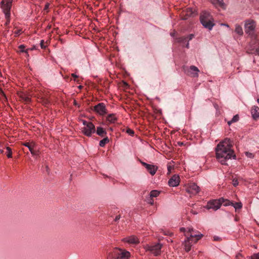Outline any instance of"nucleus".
Returning a JSON list of instances; mask_svg holds the SVG:
<instances>
[{
  "label": "nucleus",
  "instance_id": "17",
  "mask_svg": "<svg viewBox=\"0 0 259 259\" xmlns=\"http://www.w3.org/2000/svg\"><path fill=\"white\" fill-rule=\"evenodd\" d=\"M225 206L228 205H231L233 206L234 208L235 209V210H237V209H241L242 207V204L241 202H230L228 201V203H226L225 204Z\"/></svg>",
  "mask_w": 259,
  "mask_h": 259
},
{
  "label": "nucleus",
  "instance_id": "48",
  "mask_svg": "<svg viewBox=\"0 0 259 259\" xmlns=\"http://www.w3.org/2000/svg\"><path fill=\"white\" fill-rule=\"evenodd\" d=\"M219 199H222V200H221V205H222V203L225 201V199H224L223 198H220Z\"/></svg>",
  "mask_w": 259,
  "mask_h": 259
},
{
  "label": "nucleus",
  "instance_id": "36",
  "mask_svg": "<svg viewBox=\"0 0 259 259\" xmlns=\"http://www.w3.org/2000/svg\"><path fill=\"white\" fill-rule=\"evenodd\" d=\"M40 45L41 49H45L46 47V46H45V45H44V40H41L40 41Z\"/></svg>",
  "mask_w": 259,
  "mask_h": 259
},
{
  "label": "nucleus",
  "instance_id": "3",
  "mask_svg": "<svg viewBox=\"0 0 259 259\" xmlns=\"http://www.w3.org/2000/svg\"><path fill=\"white\" fill-rule=\"evenodd\" d=\"M200 21L203 26L209 30H211L215 25L212 16L210 13L206 11L201 13Z\"/></svg>",
  "mask_w": 259,
  "mask_h": 259
},
{
  "label": "nucleus",
  "instance_id": "10",
  "mask_svg": "<svg viewBox=\"0 0 259 259\" xmlns=\"http://www.w3.org/2000/svg\"><path fill=\"white\" fill-rule=\"evenodd\" d=\"M222 199H214L208 201L205 208L207 209H212L214 210L219 209L221 206Z\"/></svg>",
  "mask_w": 259,
  "mask_h": 259
},
{
  "label": "nucleus",
  "instance_id": "46",
  "mask_svg": "<svg viewBox=\"0 0 259 259\" xmlns=\"http://www.w3.org/2000/svg\"><path fill=\"white\" fill-rule=\"evenodd\" d=\"M71 76H73V77H75V78L78 77V76L77 75H76L75 74H74V73H72L71 74Z\"/></svg>",
  "mask_w": 259,
  "mask_h": 259
},
{
  "label": "nucleus",
  "instance_id": "21",
  "mask_svg": "<svg viewBox=\"0 0 259 259\" xmlns=\"http://www.w3.org/2000/svg\"><path fill=\"white\" fill-rule=\"evenodd\" d=\"M107 120L110 123H115L117 118L114 114H110L107 116Z\"/></svg>",
  "mask_w": 259,
  "mask_h": 259
},
{
  "label": "nucleus",
  "instance_id": "16",
  "mask_svg": "<svg viewBox=\"0 0 259 259\" xmlns=\"http://www.w3.org/2000/svg\"><path fill=\"white\" fill-rule=\"evenodd\" d=\"M252 118L257 120L259 118V107L257 106H253L250 110Z\"/></svg>",
  "mask_w": 259,
  "mask_h": 259
},
{
  "label": "nucleus",
  "instance_id": "14",
  "mask_svg": "<svg viewBox=\"0 0 259 259\" xmlns=\"http://www.w3.org/2000/svg\"><path fill=\"white\" fill-rule=\"evenodd\" d=\"M122 241L130 244H137L140 242L139 239L134 235L125 237L122 239Z\"/></svg>",
  "mask_w": 259,
  "mask_h": 259
},
{
  "label": "nucleus",
  "instance_id": "37",
  "mask_svg": "<svg viewBox=\"0 0 259 259\" xmlns=\"http://www.w3.org/2000/svg\"><path fill=\"white\" fill-rule=\"evenodd\" d=\"M127 133L129 135H134V132L133 130H131V129H128V130H127Z\"/></svg>",
  "mask_w": 259,
  "mask_h": 259
},
{
  "label": "nucleus",
  "instance_id": "41",
  "mask_svg": "<svg viewBox=\"0 0 259 259\" xmlns=\"http://www.w3.org/2000/svg\"><path fill=\"white\" fill-rule=\"evenodd\" d=\"M175 34H176V32L175 31H174V32H172L170 33V35L172 36V37H174L175 35Z\"/></svg>",
  "mask_w": 259,
  "mask_h": 259
},
{
  "label": "nucleus",
  "instance_id": "6",
  "mask_svg": "<svg viewBox=\"0 0 259 259\" xmlns=\"http://www.w3.org/2000/svg\"><path fill=\"white\" fill-rule=\"evenodd\" d=\"M82 123L84 127L82 128V132L84 135L90 137L92 134L95 133V126L92 122L83 120Z\"/></svg>",
  "mask_w": 259,
  "mask_h": 259
},
{
  "label": "nucleus",
  "instance_id": "43",
  "mask_svg": "<svg viewBox=\"0 0 259 259\" xmlns=\"http://www.w3.org/2000/svg\"><path fill=\"white\" fill-rule=\"evenodd\" d=\"M221 25L222 26H226L227 27H229V26L228 24H226V23H222L221 24Z\"/></svg>",
  "mask_w": 259,
  "mask_h": 259
},
{
  "label": "nucleus",
  "instance_id": "24",
  "mask_svg": "<svg viewBox=\"0 0 259 259\" xmlns=\"http://www.w3.org/2000/svg\"><path fill=\"white\" fill-rule=\"evenodd\" d=\"M109 142V140L108 138L106 137L100 141L99 145L102 147H104L106 144L108 143Z\"/></svg>",
  "mask_w": 259,
  "mask_h": 259
},
{
  "label": "nucleus",
  "instance_id": "22",
  "mask_svg": "<svg viewBox=\"0 0 259 259\" xmlns=\"http://www.w3.org/2000/svg\"><path fill=\"white\" fill-rule=\"evenodd\" d=\"M97 134L99 136H104V135L106 134V131L103 129V128L99 126L97 128Z\"/></svg>",
  "mask_w": 259,
  "mask_h": 259
},
{
  "label": "nucleus",
  "instance_id": "39",
  "mask_svg": "<svg viewBox=\"0 0 259 259\" xmlns=\"http://www.w3.org/2000/svg\"><path fill=\"white\" fill-rule=\"evenodd\" d=\"M24 145L26 147H27L28 148L30 147H32L31 145L30 144L28 143H25L24 144Z\"/></svg>",
  "mask_w": 259,
  "mask_h": 259
},
{
  "label": "nucleus",
  "instance_id": "2",
  "mask_svg": "<svg viewBox=\"0 0 259 259\" xmlns=\"http://www.w3.org/2000/svg\"><path fill=\"white\" fill-rule=\"evenodd\" d=\"M180 231L185 233V236L186 237L184 245L185 249L187 252H189L191 250L192 245L196 243L203 236L202 234L194 230L193 228H188L185 229L181 228Z\"/></svg>",
  "mask_w": 259,
  "mask_h": 259
},
{
  "label": "nucleus",
  "instance_id": "56",
  "mask_svg": "<svg viewBox=\"0 0 259 259\" xmlns=\"http://www.w3.org/2000/svg\"><path fill=\"white\" fill-rule=\"evenodd\" d=\"M257 103H258V104H259V99H257Z\"/></svg>",
  "mask_w": 259,
  "mask_h": 259
},
{
  "label": "nucleus",
  "instance_id": "52",
  "mask_svg": "<svg viewBox=\"0 0 259 259\" xmlns=\"http://www.w3.org/2000/svg\"><path fill=\"white\" fill-rule=\"evenodd\" d=\"M46 170H47V171L48 172V173L49 174V171H48V170H49V167H48V166H46Z\"/></svg>",
  "mask_w": 259,
  "mask_h": 259
},
{
  "label": "nucleus",
  "instance_id": "35",
  "mask_svg": "<svg viewBox=\"0 0 259 259\" xmlns=\"http://www.w3.org/2000/svg\"><path fill=\"white\" fill-rule=\"evenodd\" d=\"M233 185L234 186L236 187L238 185V182L237 179H233Z\"/></svg>",
  "mask_w": 259,
  "mask_h": 259
},
{
  "label": "nucleus",
  "instance_id": "54",
  "mask_svg": "<svg viewBox=\"0 0 259 259\" xmlns=\"http://www.w3.org/2000/svg\"><path fill=\"white\" fill-rule=\"evenodd\" d=\"M74 105H77V103L75 101H74Z\"/></svg>",
  "mask_w": 259,
  "mask_h": 259
},
{
  "label": "nucleus",
  "instance_id": "27",
  "mask_svg": "<svg viewBox=\"0 0 259 259\" xmlns=\"http://www.w3.org/2000/svg\"><path fill=\"white\" fill-rule=\"evenodd\" d=\"M6 99V97L3 91L2 90V88L0 89V100L2 101L5 100Z\"/></svg>",
  "mask_w": 259,
  "mask_h": 259
},
{
  "label": "nucleus",
  "instance_id": "32",
  "mask_svg": "<svg viewBox=\"0 0 259 259\" xmlns=\"http://www.w3.org/2000/svg\"><path fill=\"white\" fill-rule=\"evenodd\" d=\"M251 259H259V252L252 255L251 257Z\"/></svg>",
  "mask_w": 259,
  "mask_h": 259
},
{
  "label": "nucleus",
  "instance_id": "4",
  "mask_svg": "<svg viewBox=\"0 0 259 259\" xmlns=\"http://www.w3.org/2000/svg\"><path fill=\"white\" fill-rule=\"evenodd\" d=\"M130 256V252L125 250L115 248L112 252L109 253L107 259H128Z\"/></svg>",
  "mask_w": 259,
  "mask_h": 259
},
{
  "label": "nucleus",
  "instance_id": "50",
  "mask_svg": "<svg viewBox=\"0 0 259 259\" xmlns=\"http://www.w3.org/2000/svg\"><path fill=\"white\" fill-rule=\"evenodd\" d=\"M49 8V5L48 4H47L46 6H45V9H47L48 8Z\"/></svg>",
  "mask_w": 259,
  "mask_h": 259
},
{
  "label": "nucleus",
  "instance_id": "18",
  "mask_svg": "<svg viewBox=\"0 0 259 259\" xmlns=\"http://www.w3.org/2000/svg\"><path fill=\"white\" fill-rule=\"evenodd\" d=\"M211 3L216 7L225 8L223 0H210Z\"/></svg>",
  "mask_w": 259,
  "mask_h": 259
},
{
  "label": "nucleus",
  "instance_id": "11",
  "mask_svg": "<svg viewBox=\"0 0 259 259\" xmlns=\"http://www.w3.org/2000/svg\"><path fill=\"white\" fill-rule=\"evenodd\" d=\"M186 191L190 194L195 195L200 191V188L195 183H191L187 187Z\"/></svg>",
  "mask_w": 259,
  "mask_h": 259
},
{
  "label": "nucleus",
  "instance_id": "5",
  "mask_svg": "<svg viewBox=\"0 0 259 259\" xmlns=\"http://www.w3.org/2000/svg\"><path fill=\"white\" fill-rule=\"evenodd\" d=\"M256 27L255 22L253 20H247L244 25L245 32L251 37H255L254 32Z\"/></svg>",
  "mask_w": 259,
  "mask_h": 259
},
{
  "label": "nucleus",
  "instance_id": "20",
  "mask_svg": "<svg viewBox=\"0 0 259 259\" xmlns=\"http://www.w3.org/2000/svg\"><path fill=\"white\" fill-rule=\"evenodd\" d=\"M235 32L240 36H242L243 34V31L241 26L236 24L235 25Z\"/></svg>",
  "mask_w": 259,
  "mask_h": 259
},
{
  "label": "nucleus",
  "instance_id": "19",
  "mask_svg": "<svg viewBox=\"0 0 259 259\" xmlns=\"http://www.w3.org/2000/svg\"><path fill=\"white\" fill-rule=\"evenodd\" d=\"M17 98L19 97L21 100H22L23 101L28 102L30 101V98L28 96L26 95V94L24 93H19V92L17 91Z\"/></svg>",
  "mask_w": 259,
  "mask_h": 259
},
{
  "label": "nucleus",
  "instance_id": "33",
  "mask_svg": "<svg viewBox=\"0 0 259 259\" xmlns=\"http://www.w3.org/2000/svg\"><path fill=\"white\" fill-rule=\"evenodd\" d=\"M186 37H188L187 41H189L190 40H191V39H192L194 38V35L193 34H190Z\"/></svg>",
  "mask_w": 259,
  "mask_h": 259
},
{
  "label": "nucleus",
  "instance_id": "29",
  "mask_svg": "<svg viewBox=\"0 0 259 259\" xmlns=\"http://www.w3.org/2000/svg\"><path fill=\"white\" fill-rule=\"evenodd\" d=\"M7 155L8 158L12 157V152L11 148L9 147H7Z\"/></svg>",
  "mask_w": 259,
  "mask_h": 259
},
{
  "label": "nucleus",
  "instance_id": "1",
  "mask_svg": "<svg viewBox=\"0 0 259 259\" xmlns=\"http://www.w3.org/2000/svg\"><path fill=\"white\" fill-rule=\"evenodd\" d=\"M232 142L229 138H226L217 146L215 150L216 158L223 165H227L229 159H236L234 150L232 149Z\"/></svg>",
  "mask_w": 259,
  "mask_h": 259
},
{
  "label": "nucleus",
  "instance_id": "53",
  "mask_svg": "<svg viewBox=\"0 0 259 259\" xmlns=\"http://www.w3.org/2000/svg\"><path fill=\"white\" fill-rule=\"evenodd\" d=\"M178 144H179V145L180 146H182V145H183V143H180V142H179Z\"/></svg>",
  "mask_w": 259,
  "mask_h": 259
},
{
  "label": "nucleus",
  "instance_id": "34",
  "mask_svg": "<svg viewBox=\"0 0 259 259\" xmlns=\"http://www.w3.org/2000/svg\"><path fill=\"white\" fill-rule=\"evenodd\" d=\"M147 202L151 205L154 204V200L152 199V197H149V198H148Z\"/></svg>",
  "mask_w": 259,
  "mask_h": 259
},
{
  "label": "nucleus",
  "instance_id": "45",
  "mask_svg": "<svg viewBox=\"0 0 259 259\" xmlns=\"http://www.w3.org/2000/svg\"><path fill=\"white\" fill-rule=\"evenodd\" d=\"M186 48H189V41H187V44L185 46Z\"/></svg>",
  "mask_w": 259,
  "mask_h": 259
},
{
  "label": "nucleus",
  "instance_id": "13",
  "mask_svg": "<svg viewBox=\"0 0 259 259\" xmlns=\"http://www.w3.org/2000/svg\"><path fill=\"white\" fill-rule=\"evenodd\" d=\"M142 164L145 167L148 172L152 175L153 176L155 174L157 167L151 164H148L144 162H141Z\"/></svg>",
  "mask_w": 259,
  "mask_h": 259
},
{
  "label": "nucleus",
  "instance_id": "30",
  "mask_svg": "<svg viewBox=\"0 0 259 259\" xmlns=\"http://www.w3.org/2000/svg\"><path fill=\"white\" fill-rule=\"evenodd\" d=\"M239 117L238 115H235L233 116V117L232 118V122H235L239 120Z\"/></svg>",
  "mask_w": 259,
  "mask_h": 259
},
{
  "label": "nucleus",
  "instance_id": "23",
  "mask_svg": "<svg viewBox=\"0 0 259 259\" xmlns=\"http://www.w3.org/2000/svg\"><path fill=\"white\" fill-rule=\"evenodd\" d=\"M18 48L20 49V52H23V53H25V56L26 57H28L29 56V55L28 53V51L29 49L25 50L24 49H25V47L23 45L19 46L18 47Z\"/></svg>",
  "mask_w": 259,
  "mask_h": 259
},
{
  "label": "nucleus",
  "instance_id": "42",
  "mask_svg": "<svg viewBox=\"0 0 259 259\" xmlns=\"http://www.w3.org/2000/svg\"><path fill=\"white\" fill-rule=\"evenodd\" d=\"M240 256H241V254L240 253L237 254L236 256V259H239Z\"/></svg>",
  "mask_w": 259,
  "mask_h": 259
},
{
  "label": "nucleus",
  "instance_id": "9",
  "mask_svg": "<svg viewBox=\"0 0 259 259\" xmlns=\"http://www.w3.org/2000/svg\"><path fill=\"white\" fill-rule=\"evenodd\" d=\"M183 70L185 73L187 75L191 76L193 77H197L198 76L199 70L195 66L192 65L190 67L184 66Z\"/></svg>",
  "mask_w": 259,
  "mask_h": 259
},
{
  "label": "nucleus",
  "instance_id": "55",
  "mask_svg": "<svg viewBox=\"0 0 259 259\" xmlns=\"http://www.w3.org/2000/svg\"><path fill=\"white\" fill-rule=\"evenodd\" d=\"M167 168H168V171H170V166H168V167H167Z\"/></svg>",
  "mask_w": 259,
  "mask_h": 259
},
{
  "label": "nucleus",
  "instance_id": "44",
  "mask_svg": "<svg viewBox=\"0 0 259 259\" xmlns=\"http://www.w3.org/2000/svg\"><path fill=\"white\" fill-rule=\"evenodd\" d=\"M213 238H214V240H215V241H218L220 239V238L219 237H218V236H214L213 237Z\"/></svg>",
  "mask_w": 259,
  "mask_h": 259
},
{
  "label": "nucleus",
  "instance_id": "12",
  "mask_svg": "<svg viewBox=\"0 0 259 259\" xmlns=\"http://www.w3.org/2000/svg\"><path fill=\"white\" fill-rule=\"evenodd\" d=\"M94 110L101 115H103L106 113V106L103 103H100L95 106Z\"/></svg>",
  "mask_w": 259,
  "mask_h": 259
},
{
  "label": "nucleus",
  "instance_id": "51",
  "mask_svg": "<svg viewBox=\"0 0 259 259\" xmlns=\"http://www.w3.org/2000/svg\"><path fill=\"white\" fill-rule=\"evenodd\" d=\"M21 32V30L17 29V35L19 34Z\"/></svg>",
  "mask_w": 259,
  "mask_h": 259
},
{
  "label": "nucleus",
  "instance_id": "31",
  "mask_svg": "<svg viewBox=\"0 0 259 259\" xmlns=\"http://www.w3.org/2000/svg\"><path fill=\"white\" fill-rule=\"evenodd\" d=\"M245 154L248 158H253L254 157V154L252 153L246 152Z\"/></svg>",
  "mask_w": 259,
  "mask_h": 259
},
{
  "label": "nucleus",
  "instance_id": "26",
  "mask_svg": "<svg viewBox=\"0 0 259 259\" xmlns=\"http://www.w3.org/2000/svg\"><path fill=\"white\" fill-rule=\"evenodd\" d=\"M177 41L179 42L185 43L187 41L188 37H186V36H182L177 38Z\"/></svg>",
  "mask_w": 259,
  "mask_h": 259
},
{
  "label": "nucleus",
  "instance_id": "28",
  "mask_svg": "<svg viewBox=\"0 0 259 259\" xmlns=\"http://www.w3.org/2000/svg\"><path fill=\"white\" fill-rule=\"evenodd\" d=\"M29 150L30 151L31 153L33 155H37V151L36 150H34L33 147H29Z\"/></svg>",
  "mask_w": 259,
  "mask_h": 259
},
{
  "label": "nucleus",
  "instance_id": "38",
  "mask_svg": "<svg viewBox=\"0 0 259 259\" xmlns=\"http://www.w3.org/2000/svg\"><path fill=\"white\" fill-rule=\"evenodd\" d=\"M120 215H117L114 219L115 222L118 221L120 219Z\"/></svg>",
  "mask_w": 259,
  "mask_h": 259
},
{
  "label": "nucleus",
  "instance_id": "49",
  "mask_svg": "<svg viewBox=\"0 0 259 259\" xmlns=\"http://www.w3.org/2000/svg\"><path fill=\"white\" fill-rule=\"evenodd\" d=\"M191 213H193V214H197V212H196V211H194V210H192L191 211Z\"/></svg>",
  "mask_w": 259,
  "mask_h": 259
},
{
  "label": "nucleus",
  "instance_id": "47",
  "mask_svg": "<svg viewBox=\"0 0 259 259\" xmlns=\"http://www.w3.org/2000/svg\"><path fill=\"white\" fill-rule=\"evenodd\" d=\"M227 123L229 125H230L232 123H234V122H232V120H231L230 121H228Z\"/></svg>",
  "mask_w": 259,
  "mask_h": 259
},
{
  "label": "nucleus",
  "instance_id": "8",
  "mask_svg": "<svg viewBox=\"0 0 259 259\" xmlns=\"http://www.w3.org/2000/svg\"><path fill=\"white\" fill-rule=\"evenodd\" d=\"M162 245L159 243H157L153 245H147L145 246L147 251H150L155 256H157L161 253V249Z\"/></svg>",
  "mask_w": 259,
  "mask_h": 259
},
{
  "label": "nucleus",
  "instance_id": "15",
  "mask_svg": "<svg viewBox=\"0 0 259 259\" xmlns=\"http://www.w3.org/2000/svg\"><path fill=\"white\" fill-rule=\"evenodd\" d=\"M180 178L178 175H174L168 181V184L170 187H176L179 185Z\"/></svg>",
  "mask_w": 259,
  "mask_h": 259
},
{
  "label": "nucleus",
  "instance_id": "7",
  "mask_svg": "<svg viewBox=\"0 0 259 259\" xmlns=\"http://www.w3.org/2000/svg\"><path fill=\"white\" fill-rule=\"evenodd\" d=\"M12 0H2L0 4L6 18L8 19L10 16V10L12 6Z\"/></svg>",
  "mask_w": 259,
  "mask_h": 259
},
{
  "label": "nucleus",
  "instance_id": "40",
  "mask_svg": "<svg viewBox=\"0 0 259 259\" xmlns=\"http://www.w3.org/2000/svg\"><path fill=\"white\" fill-rule=\"evenodd\" d=\"M164 234L165 235H170L171 234V233L169 232H164Z\"/></svg>",
  "mask_w": 259,
  "mask_h": 259
},
{
  "label": "nucleus",
  "instance_id": "25",
  "mask_svg": "<svg viewBox=\"0 0 259 259\" xmlns=\"http://www.w3.org/2000/svg\"><path fill=\"white\" fill-rule=\"evenodd\" d=\"M159 191L155 190H152L150 193V197H156L159 195Z\"/></svg>",
  "mask_w": 259,
  "mask_h": 259
}]
</instances>
